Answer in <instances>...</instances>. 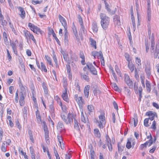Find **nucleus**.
Here are the masks:
<instances>
[{
  "label": "nucleus",
  "instance_id": "f257e3e1",
  "mask_svg": "<svg viewBox=\"0 0 159 159\" xmlns=\"http://www.w3.org/2000/svg\"><path fill=\"white\" fill-rule=\"evenodd\" d=\"M100 17L101 19L100 23L102 27L104 30L106 29L110 23V18L105 14L102 13L100 14Z\"/></svg>",
  "mask_w": 159,
  "mask_h": 159
},
{
  "label": "nucleus",
  "instance_id": "f03ea898",
  "mask_svg": "<svg viewBox=\"0 0 159 159\" xmlns=\"http://www.w3.org/2000/svg\"><path fill=\"white\" fill-rule=\"evenodd\" d=\"M61 116L62 120L66 124H71L73 122V116L72 114L69 113L67 116H66L64 114L62 113Z\"/></svg>",
  "mask_w": 159,
  "mask_h": 159
},
{
  "label": "nucleus",
  "instance_id": "7ed1b4c3",
  "mask_svg": "<svg viewBox=\"0 0 159 159\" xmlns=\"http://www.w3.org/2000/svg\"><path fill=\"white\" fill-rule=\"evenodd\" d=\"M99 120H97L98 127L100 129H103L106 124V119L104 114L101 113L98 116Z\"/></svg>",
  "mask_w": 159,
  "mask_h": 159
},
{
  "label": "nucleus",
  "instance_id": "20e7f679",
  "mask_svg": "<svg viewBox=\"0 0 159 159\" xmlns=\"http://www.w3.org/2000/svg\"><path fill=\"white\" fill-rule=\"evenodd\" d=\"M88 68L90 71L91 73L94 75L97 74V71L96 68L93 66L92 63L88 62L86 64V66L83 68V70L86 71V69Z\"/></svg>",
  "mask_w": 159,
  "mask_h": 159
},
{
  "label": "nucleus",
  "instance_id": "39448f33",
  "mask_svg": "<svg viewBox=\"0 0 159 159\" xmlns=\"http://www.w3.org/2000/svg\"><path fill=\"white\" fill-rule=\"evenodd\" d=\"M25 36L27 40H30L31 39L34 43H36V40L34 39V35L28 31L25 30L24 31Z\"/></svg>",
  "mask_w": 159,
  "mask_h": 159
},
{
  "label": "nucleus",
  "instance_id": "423d86ee",
  "mask_svg": "<svg viewBox=\"0 0 159 159\" xmlns=\"http://www.w3.org/2000/svg\"><path fill=\"white\" fill-rule=\"evenodd\" d=\"M80 111L81 113V115L80 116V119L81 121L84 123H86L88 121V118L87 117L86 115L85 116L84 113V110L82 106H80Z\"/></svg>",
  "mask_w": 159,
  "mask_h": 159
},
{
  "label": "nucleus",
  "instance_id": "0eeeda50",
  "mask_svg": "<svg viewBox=\"0 0 159 159\" xmlns=\"http://www.w3.org/2000/svg\"><path fill=\"white\" fill-rule=\"evenodd\" d=\"M150 0L148 1V8H147V20L148 21L150 22L151 20V10L150 8Z\"/></svg>",
  "mask_w": 159,
  "mask_h": 159
},
{
  "label": "nucleus",
  "instance_id": "6e6552de",
  "mask_svg": "<svg viewBox=\"0 0 159 159\" xmlns=\"http://www.w3.org/2000/svg\"><path fill=\"white\" fill-rule=\"evenodd\" d=\"M18 43L17 40H16L15 42H13L11 43V45L12 47V50L14 53L16 55H17L18 52L17 51V46Z\"/></svg>",
  "mask_w": 159,
  "mask_h": 159
},
{
  "label": "nucleus",
  "instance_id": "1a4fd4ad",
  "mask_svg": "<svg viewBox=\"0 0 159 159\" xmlns=\"http://www.w3.org/2000/svg\"><path fill=\"white\" fill-rule=\"evenodd\" d=\"M57 129L60 132H64L65 131L64 126L62 122L59 121L58 122Z\"/></svg>",
  "mask_w": 159,
  "mask_h": 159
},
{
  "label": "nucleus",
  "instance_id": "9d476101",
  "mask_svg": "<svg viewBox=\"0 0 159 159\" xmlns=\"http://www.w3.org/2000/svg\"><path fill=\"white\" fill-rule=\"evenodd\" d=\"M114 24L116 26H119L120 25V17L117 15H115L113 17Z\"/></svg>",
  "mask_w": 159,
  "mask_h": 159
},
{
  "label": "nucleus",
  "instance_id": "9b49d317",
  "mask_svg": "<svg viewBox=\"0 0 159 159\" xmlns=\"http://www.w3.org/2000/svg\"><path fill=\"white\" fill-rule=\"evenodd\" d=\"M59 18L60 22L61 23L62 25L64 27V29H67V23L65 19L60 15H59Z\"/></svg>",
  "mask_w": 159,
  "mask_h": 159
},
{
  "label": "nucleus",
  "instance_id": "f8f14e48",
  "mask_svg": "<svg viewBox=\"0 0 159 159\" xmlns=\"http://www.w3.org/2000/svg\"><path fill=\"white\" fill-rule=\"evenodd\" d=\"M146 115H147L149 117L148 119H150L151 120H153L155 116L157 117L156 113L155 112H153L152 111L147 112L146 113Z\"/></svg>",
  "mask_w": 159,
  "mask_h": 159
},
{
  "label": "nucleus",
  "instance_id": "ddd939ff",
  "mask_svg": "<svg viewBox=\"0 0 159 159\" xmlns=\"http://www.w3.org/2000/svg\"><path fill=\"white\" fill-rule=\"evenodd\" d=\"M125 82L129 87L132 86V82L130 80L129 76L128 75H125Z\"/></svg>",
  "mask_w": 159,
  "mask_h": 159
},
{
  "label": "nucleus",
  "instance_id": "4468645a",
  "mask_svg": "<svg viewBox=\"0 0 159 159\" xmlns=\"http://www.w3.org/2000/svg\"><path fill=\"white\" fill-rule=\"evenodd\" d=\"M67 90H65L63 92L61 95V97L63 99L67 102H69V99L68 98V94L67 93Z\"/></svg>",
  "mask_w": 159,
  "mask_h": 159
},
{
  "label": "nucleus",
  "instance_id": "2eb2a0df",
  "mask_svg": "<svg viewBox=\"0 0 159 159\" xmlns=\"http://www.w3.org/2000/svg\"><path fill=\"white\" fill-rule=\"evenodd\" d=\"M90 87V86L89 85H86L84 88V95L86 98H88L89 97Z\"/></svg>",
  "mask_w": 159,
  "mask_h": 159
},
{
  "label": "nucleus",
  "instance_id": "dca6fc26",
  "mask_svg": "<svg viewBox=\"0 0 159 159\" xmlns=\"http://www.w3.org/2000/svg\"><path fill=\"white\" fill-rule=\"evenodd\" d=\"M44 129L45 131V138L47 143H49V133L47 127H44Z\"/></svg>",
  "mask_w": 159,
  "mask_h": 159
},
{
  "label": "nucleus",
  "instance_id": "f3484780",
  "mask_svg": "<svg viewBox=\"0 0 159 159\" xmlns=\"http://www.w3.org/2000/svg\"><path fill=\"white\" fill-rule=\"evenodd\" d=\"M106 141L109 151H111L112 150V147L110 139L108 136H107L106 137Z\"/></svg>",
  "mask_w": 159,
  "mask_h": 159
},
{
  "label": "nucleus",
  "instance_id": "a211bd4d",
  "mask_svg": "<svg viewBox=\"0 0 159 159\" xmlns=\"http://www.w3.org/2000/svg\"><path fill=\"white\" fill-rule=\"evenodd\" d=\"M19 9L20 12V17L23 19H24L25 17V13L24 8L20 7L19 8Z\"/></svg>",
  "mask_w": 159,
  "mask_h": 159
},
{
  "label": "nucleus",
  "instance_id": "6ab92c4d",
  "mask_svg": "<svg viewBox=\"0 0 159 159\" xmlns=\"http://www.w3.org/2000/svg\"><path fill=\"white\" fill-rule=\"evenodd\" d=\"M25 97L23 93H21L20 97V100L19 101L20 106H23L25 104Z\"/></svg>",
  "mask_w": 159,
  "mask_h": 159
},
{
  "label": "nucleus",
  "instance_id": "aec40b11",
  "mask_svg": "<svg viewBox=\"0 0 159 159\" xmlns=\"http://www.w3.org/2000/svg\"><path fill=\"white\" fill-rule=\"evenodd\" d=\"M128 66L131 72L133 71L134 69H136L134 65L132 62H128Z\"/></svg>",
  "mask_w": 159,
  "mask_h": 159
},
{
  "label": "nucleus",
  "instance_id": "412c9836",
  "mask_svg": "<svg viewBox=\"0 0 159 159\" xmlns=\"http://www.w3.org/2000/svg\"><path fill=\"white\" fill-rule=\"evenodd\" d=\"M49 112H50L52 117L55 116V109L52 104L50 105L49 106Z\"/></svg>",
  "mask_w": 159,
  "mask_h": 159
},
{
  "label": "nucleus",
  "instance_id": "4be33fe9",
  "mask_svg": "<svg viewBox=\"0 0 159 159\" xmlns=\"http://www.w3.org/2000/svg\"><path fill=\"white\" fill-rule=\"evenodd\" d=\"M92 28L94 32L96 33L98 31V28L97 23L96 22H94L92 23Z\"/></svg>",
  "mask_w": 159,
  "mask_h": 159
},
{
  "label": "nucleus",
  "instance_id": "5701e85b",
  "mask_svg": "<svg viewBox=\"0 0 159 159\" xmlns=\"http://www.w3.org/2000/svg\"><path fill=\"white\" fill-rule=\"evenodd\" d=\"M28 26L30 28V29L33 31H34V30L37 27V26L34 25V24L30 22L28 23Z\"/></svg>",
  "mask_w": 159,
  "mask_h": 159
},
{
  "label": "nucleus",
  "instance_id": "b1692460",
  "mask_svg": "<svg viewBox=\"0 0 159 159\" xmlns=\"http://www.w3.org/2000/svg\"><path fill=\"white\" fill-rule=\"evenodd\" d=\"M89 41L90 42V44L92 47H94L95 49L97 48L96 42L92 38L89 39Z\"/></svg>",
  "mask_w": 159,
  "mask_h": 159
},
{
  "label": "nucleus",
  "instance_id": "393cba45",
  "mask_svg": "<svg viewBox=\"0 0 159 159\" xmlns=\"http://www.w3.org/2000/svg\"><path fill=\"white\" fill-rule=\"evenodd\" d=\"M74 128L75 129L78 131H80V128L79 125V123L78 121L75 119H74Z\"/></svg>",
  "mask_w": 159,
  "mask_h": 159
},
{
  "label": "nucleus",
  "instance_id": "a878e982",
  "mask_svg": "<svg viewBox=\"0 0 159 159\" xmlns=\"http://www.w3.org/2000/svg\"><path fill=\"white\" fill-rule=\"evenodd\" d=\"M80 57L82 59L81 61V63L82 65H84L85 63V59L84 56L83 52H80Z\"/></svg>",
  "mask_w": 159,
  "mask_h": 159
},
{
  "label": "nucleus",
  "instance_id": "bb28decb",
  "mask_svg": "<svg viewBox=\"0 0 159 159\" xmlns=\"http://www.w3.org/2000/svg\"><path fill=\"white\" fill-rule=\"evenodd\" d=\"M9 25L11 29V30L16 35H17L18 32L16 30L15 28H14L13 25L10 22L9 23Z\"/></svg>",
  "mask_w": 159,
  "mask_h": 159
},
{
  "label": "nucleus",
  "instance_id": "cd10ccee",
  "mask_svg": "<svg viewBox=\"0 0 159 159\" xmlns=\"http://www.w3.org/2000/svg\"><path fill=\"white\" fill-rule=\"evenodd\" d=\"M145 70L147 76L149 77L151 75L150 67L149 66H146Z\"/></svg>",
  "mask_w": 159,
  "mask_h": 159
},
{
  "label": "nucleus",
  "instance_id": "c85d7f7f",
  "mask_svg": "<svg viewBox=\"0 0 159 159\" xmlns=\"http://www.w3.org/2000/svg\"><path fill=\"white\" fill-rule=\"evenodd\" d=\"M42 86L44 89V93L47 96L48 94V90L47 85L44 83H43Z\"/></svg>",
  "mask_w": 159,
  "mask_h": 159
},
{
  "label": "nucleus",
  "instance_id": "c756f323",
  "mask_svg": "<svg viewBox=\"0 0 159 159\" xmlns=\"http://www.w3.org/2000/svg\"><path fill=\"white\" fill-rule=\"evenodd\" d=\"M88 111L89 113L90 114L91 113H93L94 110V108L93 106L92 105H90L88 106Z\"/></svg>",
  "mask_w": 159,
  "mask_h": 159
},
{
  "label": "nucleus",
  "instance_id": "7c9ffc66",
  "mask_svg": "<svg viewBox=\"0 0 159 159\" xmlns=\"http://www.w3.org/2000/svg\"><path fill=\"white\" fill-rule=\"evenodd\" d=\"M94 134L95 136L98 138H100L101 136V134L99 130L98 129H95L94 130Z\"/></svg>",
  "mask_w": 159,
  "mask_h": 159
},
{
  "label": "nucleus",
  "instance_id": "2f4dec72",
  "mask_svg": "<svg viewBox=\"0 0 159 159\" xmlns=\"http://www.w3.org/2000/svg\"><path fill=\"white\" fill-rule=\"evenodd\" d=\"M61 52V54L62 55L63 58L65 61H68L67 53L63 51H62Z\"/></svg>",
  "mask_w": 159,
  "mask_h": 159
},
{
  "label": "nucleus",
  "instance_id": "473e14b6",
  "mask_svg": "<svg viewBox=\"0 0 159 159\" xmlns=\"http://www.w3.org/2000/svg\"><path fill=\"white\" fill-rule=\"evenodd\" d=\"M64 32V41L65 43H66L68 42V33L67 31V29H65Z\"/></svg>",
  "mask_w": 159,
  "mask_h": 159
},
{
  "label": "nucleus",
  "instance_id": "72a5a7b5",
  "mask_svg": "<svg viewBox=\"0 0 159 159\" xmlns=\"http://www.w3.org/2000/svg\"><path fill=\"white\" fill-rule=\"evenodd\" d=\"M33 32L36 34H42L43 33V31L41 30L38 27H37L34 30V31H33Z\"/></svg>",
  "mask_w": 159,
  "mask_h": 159
},
{
  "label": "nucleus",
  "instance_id": "f704fd0d",
  "mask_svg": "<svg viewBox=\"0 0 159 159\" xmlns=\"http://www.w3.org/2000/svg\"><path fill=\"white\" fill-rule=\"evenodd\" d=\"M146 85L147 89L148 92H150L151 90V86L149 81L147 80L146 81Z\"/></svg>",
  "mask_w": 159,
  "mask_h": 159
},
{
  "label": "nucleus",
  "instance_id": "c9c22d12",
  "mask_svg": "<svg viewBox=\"0 0 159 159\" xmlns=\"http://www.w3.org/2000/svg\"><path fill=\"white\" fill-rule=\"evenodd\" d=\"M45 59L48 63L50 65L53 66V64L52 62V59L48 55H45Z\"/></svg>",
  "mask_w": 159,
  "mask_h": 159
},
{
  "label": "nucleus",
  "instance_id": "e433bc0d",
  "mask_svg": "<svg viewBox=\"0 0 159 159\" xmlns=\"http://www.w3.org/2000/svg\"><path fill=\"white\" fill-rule=\"evenodd\" d=\"M7 37V34L6 32H4L3 33V37L4 41L6 43H8Z\"/></svg>",
  "mask_w": 159,
  "mask_h": 159
},
{
  "label": "nucleus",
  "instance_id": "4c0bfd02",
  "mask_svg": "<svg viewBox=\"0 0 159 159\" xmlns=\"http://www.w3.org/2000/svg\"><path fill=\"white\" fill-rule=\"evenodd\" d=\"M75 100L79 104H81L83 103V100L81 97H78L76 98Z\"/></svg>",
  "mask_w": 159,
  "mask_h": 159
},
{
  "label": "nucleus",
  "instance_id": "58836bf2",
  "mask_svg": "<svg viewBox=\"0 0 159 159\" xmlns=\"http://www.w3.org/2000/svg\"><path fill=\"white\" fill-rule=\"evenodd\" d=\"M159 53V45H157L156 46V51L154 53V57L156 58Z\"/></svg>",
  "mask_w": 159,
  "mask_h": 159
},
{
  "label": "nucleus",
  "instance_id": "ea45409f",
  "mask_svg": "<svg viewBox=\"0 0 159 159\" xmlns=\"http://www.w3.org/2000/svg\"><path fill=\"white\" fill-rule=\"evenodd\" d=\"M135 3L136 4V9L137 11V16H138V20H139V14L138 13V10L139 9V0L135 1Z\"/></svg>",
  "mask_w": 159,
  "mask_h": 159
},
{
  "label": "nucleus",
  "instance_id": "a19ab883",
  "mask_svg": "<svg viewBox=\"0 0 159 159\" xmlns=\"http://www.w3.org/2000/svg\"><path fill=\"white\" fill-rule=\"evenodd\" d=\"M94 95L95 96H97L98 95H99L101 93V91L97 89H95L93 91Z\"/></svg>",
  "mask_w": 159,
  "mask_h": 159
},
{
  "label": "nucleus",
  "instance_id": "79ce46f5",
  "mask_svg": "<svg viewBox=\"0 0 159 159\" xmlns=\"http://www.w3.org/2000/svg\"><path fill=\"white\" fill-rule=\"evenodd\" d=\"M135 59V62L136 64H137L138 66H139V67H140L141 65L140 59L137 57H136Z\"/></svg>",
  "mask_w": 159,
  "mask_h": 159
},
{
  "label": "nucleus",
  "instance_id": "37998d69",
  "mask_svg": "<svg viewBox=\"0 0 159 159\" xmlns=\"http://www.w3.org/2000/svg\"><path fill=\"white\" fill-rule=\"evenodd\" d=\"M151 128L154 131H155L156 129V123L155 120H154L153 121Z\"/></svg>",
  "mask_w": 159,
  "mask_h": 159
},
{
  "label": "nucleus",
  "instance_id": "c03bdc74",
  "mask_svg": "<svg viewBox=\"0 0 159 159\" xmlns=\"http://www.w3.org/2000/svg\"><path fill=\"white\" fill-rule=\"evenodd\" d=\"M41 66L42 70H43L45 72H47V70L45 66L42 62H41Z\"/></svg>",
  "mask_w": 159,
  "mask_h": 159
},
{
  "label": "nucleus",
  "instance_id": "a18cd8bd",
  "mask_svg": "<svg viewBox=\"0 0 159 159\" xmlns=\"http://www.w3.org/2000/svg\"><path fill=\"white\" fill-rule=\"evenodd\" d=\"M63 85L64 88L65 90H67V86L68 85L67 81L66 79H63Z\"/></svg>",
  "mask_w": 159,
  "mask_h": 159
},
{
  "label": "nucleus",
  "instance_id": "49530a36",
  "mask_svg": "<svg viewBox=\"0 0 159 159\" xmlns=\"http://www.w3.org/2000/svg\"><path fill=\"white\" fill-rule=\"evenodd\" d=\"M73 33L75 35V37L77 38L78 37V32L76 28L74 26L72 28Z\"/></svg>",
  "mask_w": 159,
  "mask_h": 159
},
{
  "label": "nucleus",
  "instance_id": "de8ad7c7",
  "mask_svg": "<svg viewBox=\"0 0 159 159\" xmlns=\"http://www.w3.org/2000/svg\"><path fill=\"white\" fill-rule=\"evenodd\" d=\"M28 133L30 136V139L32 143H34V139L33 136L32 132L31 131H29Z\"/></svg>",
  "mask_w": 159,
  "mask_h": 159
},
{
  "label": "nucleus",
  "instance_id": "09e8293b",
  "mask_svg": "<svg viewBox=\"0 0 159 159\" xmlns=\"http://www.w3.org/2000/svg\"><path fill=\"white\" fill-rule=\"evenodd\" d=\"M132 147V145L129 139H128V141L126 144V147L128 149H130Z\"/></svg>",
  "mask_w": 159,
  "mask_h": 159
},
{
  "label": "nucleus",
  "instance_id": "8fccbe9b",
  "mask_svg": "<svg viewBox=\"0 0 159 159\" xmlns=\"http://www.w3.org/2000/svg\"><path fill=\"white\" fill-rule=\"evenodd\" d=\"M148 121H149L148 118H146L144 120V125L145 126L148 127L149 126V125L148 124Z\"/></svg>",
  "mask_w": 159,
  "mask_h": 159
},
{
  "label": "nucleus",
  "instance_id": "3c124183",
  "mask_svg": "<svg viewBox=\"0 0 159 159\" xmlns=\"http://www.w3.org/2000/svg\"><path fill=\"white\" fill-rule=\"evenodd\" d=\"M118 151L119 152H121L125 148V146H124L122 145H120L119 144L118 145Z\"/></svg>",
  "mask_w": 159,
  "mask_h": 159
},
{
  "label": "nucleus",
  "instance_id": "603ef678",
  "mask_svg": "<svg viewBox=\"0 0 159 159\" xmlns=\"http://www.w3.org/2000/svg\"><path fill=\"white\" fill-rule=\"evenodd\" d=\"M81 77L83 79L85 80L87 82H88L89 81V77L86 75H81Z\"/></svg>",
  "mask_w": 159,
  "mask_h": 159
},
{
  "label": "nucleus",
  "instance_id": "864d4df0",
  "mask_svg": "<svg viewBox=\"0 0 159 159\" xmlns=\"http://www.w3.org/2000/svg\"><path fill=\"white\" fill-rule=\"evenodd\" d=\"M125 59L127 60V61L129 62H130V56L127 53H125Z\"/></svg>",
  "mask_w": 159,
  "mask_h": 159
},
{
  "label": "nucleus",
  "instance_id": "5fc2aeb1",
  "mask_svg": "<svg viewBox=\"0 0 159 159\" xmlns=\"http://www.w3.org/2000/svg\"><path fill=\"white\" fill-rule=\"evenodd\" d=\"M57 139L59 142V144L63 143V139L62 137L61 136H58L57 137Z\"/></svg>",
  "mask_w": 159,
  "mask_h": 159
},
{
  "label": "nucleus",
  "instance_id": "6e6d98bb",
  "mask_svg": "<svg viewBox=\"0 0 159 159\" xmlns=\"http://www.w3.org/2000/svg\"><path fill=\"white\" fill-rule=\"evenodd\" d=\"M58 104L61 107L62 111H65L66 110V107L65 106L62 105L61 102H60L59 103H58Z\"/></svg>",
  "mask_w": 159,
  "mask_h": 159
},
{
  "label": "nucleus",
  "instance_id": "4d7b16f0",
  "mask_svg": "<svg viewBox=\"0 0 159 159\" xmlns=\"http://www.w3.org/2000/svg\"><path fill=\"white\" fill-rule=\"evenodd\" d=\"M52 54H53V57H52L53 59L54 60L55 63H57L58 62H57L58 61H57V57H56V56L54 52H53Z\"/></svg>",
  "mask_w": 159,
  "mask_h": 159
},
{
  "label": "nucleus",
  "instance_id": "13d9d810",
  "mask_svg": "<svg viewBox=\"0 0 159 159\" xmlns=\"http://www.w3.org/2000/svg\"><path fill=\"white\" fill-rule=\"evenodd\" d=\"M106 9L107 10V11H108V13L111 15L114 14L115 13V11H111L109 7L106 8Z\"/></svg>",
  "mask_w": 159,
  "mask_h": 159
},
{
  "label": "nucleus",
  "instance_id": "bf43d9fd",
  "mask_svg": "<svg viewBox=\"0 0 159 159\" xmlns=\"http://www.w3.org/2000/svg\"><path fill=\"white\" fill-rule=\"evenodd\" d=\"M133 122L134 127H135L138 124V120L137 119H135L133 118L131 120V122Z\"/></svg>",
  "mask_w": 159,
  "mask_h": 159
},
{
  "label": "nucleus",
  "instance_id": "052dcab7",
  "mask_svg": "<svg viewBox=\"0 0 159 159\" xmlns=\"http://www.w3.org/2000/svg\"><path fill=\"white\" fill-rule=\"evenodd\" d=\"M6 147H7L6 146H5V145H3V143L2 144L1 149L2 151V152H5L6 151H7Z\"/></svg>",
  "mask_w": 159,
  "mask_h": 159
},
{
  "label": "nucleus",
  "instance_id": "680f3d73",
  "mask_svg": "<svg viewBox=\"0 0 159 159\" xmlns=\"http://www.w3.org/2000/svg\"><path fill=\"white\" fill-rule=\"evenodd\" d=\"M98 54V52L96 51H93L92 52V55L95 58H96V57H97Z\"/></svg>",
  "mask_w": 159,
  "mask_h": 159
},
{
  "label": "nucleus",
  "instance_id": "e2e57ef3",
  "mask_svg": "<svg viewBox=\"0 0 159 159\" xmlns=\"http://www.w3.org/2000/svg\"><path fill=\"white\" fill-rule=\"evenodd\" d=\"M112 86L114 88V89H115V90L116 91H119V89L118 87L117 86L116 84L114 83V84H113L112 85Z\"/></svg>",
  "mask_w": 159,
  "mask_h": 159
},
{
  "label": "nucleus",
  "instance_id": "0e129e2a",
  "mask_svg": "<svg viewBox=\"0 0 159 159\" xmlns=\"http://www.w3.org/2000/svg\"><path fill=\"white\" fill-rule=\"evenodd\" d=\"M7 57L8 58V60L10 61L11 60V57L10 55V53L8 49H7Z\"/></svg>",
  "mask_w": 159,
  "mask_h": 159
},
{
  "label": "nucleus",
  "instance_id": "69168bd1",
  "mask_svg": "<svg viewBox=\"0 0 159 159\" xmlns=\"http://www.w3.org/2000/svg\"><path fill=\"white\" fill-rule=\"evenodd\" d=\"M52 35L53 37L54 38V39H55L56 40V41L57 43L58 44H59V43H60V42L59 39H58V38L57 37L56 34L54 33V32H53V33L52 34Z\"/></svg>",
  "mask_w": 159,
  "mask_h": 159
},
{
  "label": "nucleus",
  "instance_id": "338daca9",
  "mask_svg": "<svg viewBox=\"0 0 159 159\" xmlns=\"http://www.w3.org/2000/svg\"><path fill=\"white\" fill-rule=\"evenodd\" d=\"M1 25L3 26H6L7 24V21L5 20H4V19L2 20L1 21Z\"/></svg>",
  "mask_w": 159,
  "mask_h": 159
},
{
  "label": "nucleus",
  "instance_id": "774afa93",
  "mask_svg": "<svg viewBox=\"0 0 159 159\" xmlns=\"http://www.w3.org/2000/svg\"><path fill=\"white\" fill-rule=\"evenodd\" d=\"M11 142V141L10 139L7 140L6 141H4L3 143V145H5V143H6V145L7 146V145L10 144Z\"/></svg>",
  "mask_w": 159,
  "mask_h": 159
}]
</instances>
